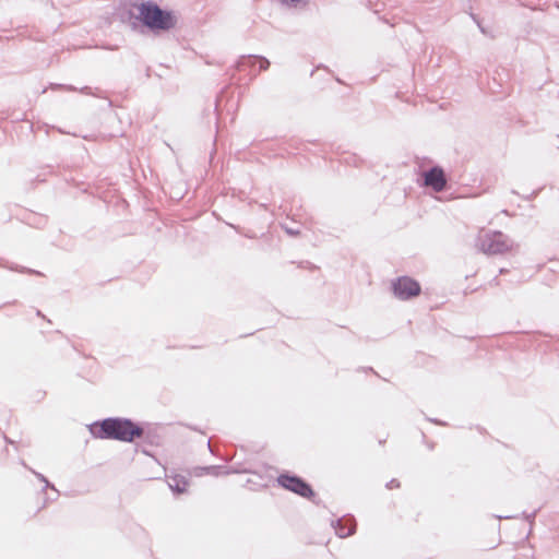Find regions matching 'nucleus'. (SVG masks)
Listing matches in <instances>:
<instances>
[{
    "label": "nucleus",
    "mask_w": 559,
    "mask_h": 559,
    "mask_svg": "<svg viewBox=\"0 0 559 559\" xmlns=\"http://www.w3.org/2000/svg\"><path fill=\"white\" fill-rule=\"evenodd\" d=\"M169 486L174 491L182 493L188 488V481L185 478L170 477Z\"/></svg>",
    "instance_id": "obj_8"
},
{
    "label": "nucleus",
    "mask_w": 559,
    "mask_h": 559,
    "mask_svg": "<svg viewBox=\"0 0 559 559\" xmlns=\"http://www.w3.org/2000/svg\"><path fill=\"white\" fill-rule=\"evenodd\" d=\"M277 483L286 490H289L302 498L311 499L314 497V491L311 486L300 477L281 474L277 477Z\"/></svg>",
    "instance_id": "obj_4"
},
{
    "label": "nucleus",
    "mask_w": 559,
    "mask_h": 559,
    "mask_svg": "<svg viewBox=\"0 0 559 559\" xmlns=\"http://www.w3.org/2000/svg\"><path fill=\"white\" fill-rule=\"evenodd\" d=\"M136 9L138 19L151 29L167 31L176 24V17L171 12L162 10L153 2L141 3Z\"/></svg>",
    "instance_id": "obj_2"
},
{
    "label": "nucleus",
    "mask_w": 559,
    "mask_h": 559,
    "mask_svg": "<svg viewBox=\"0 0 559 559\" xmlns=\"http://www.w3.org/2000/svg\"><path fill=\"white\" fill-rule=\"evenodd\" d=\"M91 433L99 439H117L123 442H132L143 435V428L129 419L108 418L95 423L90 428Z\"/></svg>",
    "instance_id": "obj_1"
},
{
    "label": "nucleus",
    "mask_w": 559,
    "mask_h": 559,
    "mask_svg": "<svg viewBox=\"0 0 559 559\" xmlns=\"http://www.w3.org/2000/svg\"><path fill=\"white\" fill-rule=\"evenodd\" d=\"M479 248L489 255L507 254L512 251V241L501 231H481L479 235Z\"/></svg>",
    "instance_id": "obj_3"
},
{
    "label": "nucleus",
    "mask_w": 559,
    "mask_h": 559,
    "mask_svg": "<svg viewBox=\"0 0 559 559\" xmlns=\"http://www.w3.org/2000/svg\"><path fill=\"white\" fill-rule=\"evenodd\" d=\"M285 3H298L301 0H283Z\"/></svg>",
    "instance_id": "obj_9"
},
{
    "label": "nucleus",
    "mask_w": 559,
    "mask_h": 559,
    "mask_svg": "<svg viewBox=\"0 0 559 559\" xmlns=\"http://www.w3.org/2000/svg\"><path fill=\"white\" fill-rule=\"evenodd\" d=\"M356 523L352 519H341L335 526L336 534L342 537H348L355 533Z\"/></svg>",
    "instance_id": "obj_7"
},
{
    "label": "nucleus",
    "mask_w": 559,
    "mask_h": 559,
    "mask_svg": "<svg viewBox=\"0 0 559 559\" xmlns=\"http://www.w3.org/2000/svg\"><path fill=\"white\" fill-rule=\"evenodd\" d=\"M393 290L396 297L401 299H409L420 294V285L415 280L403 276L394 282Z\"/></svg>",
    "instance_id": "obj_5"
},
{
    "label": "nucleus",
    "mask_w": 559,
    "mask_h": 559,
    "mask_svg": "<svg viewBox=\"0 0 559 559\" xmlns=\"http://www.w3.org/2000/svg\"><path fill=\"white\" fill-rule=\"evenodd\" d=\"M424 185L436 192H441L447 186V177L442 168L433 167L424 174Z\"/></svg>",
    "instance_id": "obj_6"
}]
</instances>
